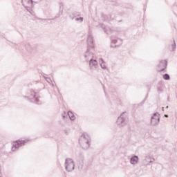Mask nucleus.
<instances>
[{"label":"nucleus","mask_w":177,"mask_h":177,"mask_svg":"<svg viewBox=\"0 0 177 177\" xmlns=\"http://www.w3.org/2000/svg\"><path fill=\"white\" fill-rule=\"evenodd\" d=\"M27 143V140H17L13 142L12 147V151H16V150H19L21 146H24Z\"/></svg>","instance_id":"8"},{"label":"nucleus","mask_w":177,"mask_h":177,"mask_svg":"<svg viewBox=\"0 0 177 177\" xmlns=\"http://www.w3.org/2000/svg\"><path fill=\"white\" fill-rule=\"evenodd\" d=\"M79 143L83 150H88L91 147V136L84 133L79 139Z\"/></svg>","instance_id":"1"},{"label":"nucleus","mask_w":177,"mask_h":177,"mask_svg":"<svg viewBox=\"0 0 177 177\" xmlns=\"http://www.w3.org/2000/svg\"><path fill=\"white\" fill-rule=\"evenodd\" d=\"M99 63L102 70H107V64H106V62H104L103 59L100 58L99 60Z\"/></svg>","instance_id":"15"},{"label":"nucleus","mask_w":177,"mask_h":177,"mask_svg":"<svg viewBox=\"0 0 177 177\" xmlns=\"http://www.w3.org/2000/svg\"><path fill=\"white\" fill-rule=\"evenodd\" d=\"M167 66H168V61L165 60H161L158 64L159 68L160 70L159 71L160 73H162L167 68Z\"/></svg>","instance_id":"10"},{"label":"nucleus","mask_w":177,"mask_h":177,"mask_svg":"<svg viewBox=\"0 0 177 177\" xmlns=\"http://www.w3.org/2000/svg\"><path fill=\"white\" fill-rule=\"evenodd\" d=\"M22 5L26 9H30L32 6V0H22Z\"/></svg>","instance_id":"11"},{"label":"nucleus","mask_w":177,"mask_h":177,"mask_svg":"<svg viewBox=\"0 0 177 177\" xmlns=\"http://www.w3.org/2000/svg\"><path fill=\"white\" fill-rule=\"evenodd\" d=\"M100 26L104 30V32H105V34H111L113 32V29L108 26H106V25L101 24Z\"/></svg>","instance_id":"13"},{"label":"nucleus","mask_w":177,"mask_h":177,"mask_svg":"<svg viewBox=\"0 0 177 177\" xmlns=\"http://www.w3.org/2000/svg\"><path fill=\"white\" fill-rule=\"evenodd\" d=\"M82 167H84V162H82V164H81V168H82Z\"/></svg>","instance_id":"25"},{"label":"nucleus","mask_w":177,"mask_h":177,"mask_svg":"<svg viewBox=\"0 0 177 177\" xmlns=\"http://www.w3.org/2000/svg\"><path fill=\"white\" fill-rule=\"evenodd\" d=\"M172 50H175L176 48V43H175V40L173 41V43L171 45Z\"/></svg>","instance_id":"21"},{"label":"nucleus","mask_w":177,"mask_h":177,"mask_svg":"<svg viewBox=\"0 0 177 177\" xmlns=\"http://www.w3.org/2000/svg\"><path fill=\"white\" fill-rule=\"evenodd\" d=\"M62 117L64 120V118H66V117H67V115L66 114V112H64V113L62 114Z\"/></svg>","instance_id":"24"},{"label":"nucleus","mask_w":177,"mask_h":177,"mask_svg":"<svg viewBox=\"0 0 177 177\" xmlns=\"http://www.w3.org/2000/svg\"><path fill=\"white\" fill-rule=\"evenodd\" d=\"M87 48H95L93 44V37L92 35H88L87 38Z\"/></svg>","instance_id":"12"},{"label":"nucleus","mask_w":177,"mask_h":177,"mask_svg":"<svg viewBox=\"0 0 177 177\" xmlns=\"http://www.w3.org/2000/svg\"><path fill=\"white\" fill-rule=\"evenodd\" d=\"M162 110L164 111V107L162 108Z\"/></svg>","instance_id":"28"},{"label":"nucleus","mask_w":177,"mask_h":177,"mask_svg":"<svg viewBox=\"0 0 177 177\" xmlns=\"http://www.w3.org/2000/svg\"><path fill=\"white\" fill-rule=\"evenodd\" d=\"M30 49H31V46H30V44H28L26 47V50H28V52H31Z\"/></svg>","instance_id":"22"},{"label":"nucleus","mask_w":177,"mask_h":177,"mask_svg":"<svg viewBox=\"0 0 177 177\" xmlns=\"http://www.w3.org/2000/svg\"><path fill=\"white\" fill-rule=\"evenodd\" d=\"M116 124L120 128H122L127 125V115L125 113H122L118 118L116 121Z\"/></svg>","instance_id":"5"},{"label":"nucleus","mask_w":177,"mask_h":177,"mask_svg":"<svg viewBox=\"0 0 177 177\" xmlns=\"http://www.w3.org/2000/svg\"><path fill=\"white\" fill-rule=\"evenodd\" d=\"M138 161H139V157H138V156H134L130 159V162L132 165H136V164H138Z\"/></svg>","instance_id":"16"},{"label":"nucleus","mask_w":177,"mask_h":177,"mask_svg":"<svg viewBox=\"0 0 177 177\" xmlns=\"http://www.w3.org/2000/svg\"><path fill=\"white\" fill-rule=\"evenodd\" d=\"M68 115L70 118V120H71L72 121H74V120H75V116H74V114L73 113V112L71 111H68Z\"/></svg>","instance_id":"17"},{"label":"nucleus","mask_w":177,"mask_h":177,"mask_svg":"<svg viewBox=\"0 0 177 177\" xmlns=\"http://www.w3.org/2000/svg\"><path fill=\"white\" fill-rule=\"evenodd\" d=\"M165 117L168 118V115L165 114Z\"/></svg>","instance_id":"26"},{"label":"nucleus","mask_w":177,"mask_h":177,"mask_svg":"<svg viewBox=\"0 0 177 177\" xmlns=\"http://www.w3.org/2000/svg\"><path fill=\"white\" fill-rule=\"evenodd\" d=\"M147 160H150V157L147 156L146 158L143 160V163L145 164V165H149L150 163L153 162V161H151V160L146 162V161H147Z\"/></svg>","instance_id":"18"},{"label":"nucleus","mask_w":177,"mask_h":177,"mask_svg":"<svg viewBox=\"0 0 177 177\" xmlns=\"http://www.w3.org/2000/svg\"><path fill=\"white\" fill-rule=\"evenodd\" d=\"M74 20L75 21H80V23H82V21H84V17H80L79 18L78 17H75L74 19Z\"/></svg>","instance_id":"20"},{"label":"nucleus","mask_w":177,"mask_h":177,"mask_svg":"<svg viewBox=\"0 0 177 177\" xmlns=\"http://www.w3.org/2000/svg\"><path fill=\"white\" fill-rule=\"evenodd\" d=\"M46 81L48 82V84H52V80L50 77H46Z\"/></svg>","instance_id":"23"},{"label":"nucleus","mask_w":177,"mask_h":177,"mask_svg":"<svg viewBox=\"0 0 177 177\" xmlns=\"http://www.w3.org/2000/svg\"><path fill=\"white\" fill-rule=\"evenodd\" d=\"M88 68L90 70L93 71L96 70L99 67V64H97V60L95 59H91L88 62Z\"/></svg>","instance_id":"9"},{"label":"nucleus","mask_w":177,"mask_h":177,"mask_svg":"<svg viewBox=\"0 0 177 177\" xmlns=\"http://www.w3.org/2000/svg\"><path fill=\"white\" fill-rule=\"evenodd\" d=\"M162 78L166 81H169V80H171V77L169 76V75H168V73H165V75H163Z\"/></svg>","instance_id":"19"},{"label":"nucleus","mask_w":177,"mask_h":177,"mask_svg":"<svg viewBox=\"0 0 177 177\" xmlns=\"http://www.w3.org/2000/svg\"><path fill=\"white\" fill-rule=\"evenodd\" d=\"M160 115L158 112L154 113L151 117V125H152V127H157V125L160 124Z\"/></svg>","instance_id":"7"},{"label":"nucleus","mask_w":177,"mask_h":177,"mask_svg":"<svg viewBox=\"0 0 177 177\" xmlns=\"http://www.w3.org/2000/svg\"><path fill=\"white\" fill-rule=\"evenodd\" d=\"M42 20V21H44V20H46V19H41Z\"/></svg>","instance_id":"29"},{"label":"nucleus","mask_w":177,"mask_h":177,"mask_svg":"<svg viewBox=\"0 0 177 177\" xmlns=\"http://www.w3.org/2000/svg\"><path fill=\"white\" fill-rule=\"evenodd\" d=\"M24 98L26 100H32V102H38L39 101V99L38 98V93H37L34 90H30L27 93L26 96H24Z\"/></svg>","instance_id":"3"},{"label":"nucleus","mask_w":177,"mask_h":177,"mask_svg":"<svg viewBox=\"0 0 177 177\" xmlns=\"http://www.w3.org/2000/svg\"><path fill=\"white\" fill-rule=\"evenodd\" d=\"M166 109H168V106H166Z\"/></svg>","instance_id":"30"},{"label":"nucleus","mask_w":177,"mask_h":177,"mask_svg":"<svg viewBox=\"0 0 177 177\" xmlns=\"http://www.w3.org/2000/svg\"><path fill=\"white\" fill-rule=\"evenodd\" d=\"M111 48H118V46L122 45V39L114 36H111Z\"/></svg>","instance_id":"6"},{"label":"nucleus","mask_w":177,"mask_h":177,"mask_svg":"<svg viewBox=\"0 0 177 177\" xmlns=\"http://www.w3.org/2000/svg\"><path fill=\"white\" fill-rule=\"evenodd\" d=\"M96 56V50L95 48H87L86 50L82 54V59L84 62L88 63L90 60H92L93 57Z\"/></svg>","instance_id":"2"},{"label":"nucleus","mask_w":177,"mask_h":177,"mask_svg":"<svg viewBox=\"0 0 177 177\" xmlns=\"http://www.w3.org/2000/svg\"><path fill=\"white\" fill-rule=\"evenodd\" d=\"M80 16H81V12H77V11H74V12H73L71 13V15H69V17L72 20H74L75 19V17H80Z\"/></svg>","instance_id":"14"},{"label":"nucleus","mask_w":177,"mask_h":177,"mask_svg":"<svg viewBox=\"0 0 177 177\" xmlns=\"http://www.w3.org/2000/svg\"><path fill=\"white\" fill-rule=\"evenodd\" d=\"M158 90L161 91V88L159 87V88H158Z\"/></svg>","instance_id":"27"},{"label":"nucleus","mask_w":177,"mask_h":177,"mask_svg":"<svg viewBox=\"0 0 177 177\" xmlns=\"http://www.w3.org/2000/svg\"><path fill=\"white\" fill-rule=\"evenodd\" d=\"M65 169L67 172H73L75 169V165L72 158H67L64 163Z\"/></svg>","instance_id":"4"}]
</instances>
